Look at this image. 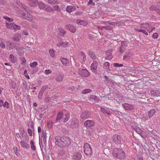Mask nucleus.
Here are the masks:
<instances>
[{
	"label": "nucleus",
	"mask_w": 160,
	"mask_h": 160,
	"mask_svg": "<svg viewBox=\"0 0 160 160\" xmlns=\"http://www.w3.org/2000/svg\"><path fill=\"white\" fill-rule=\"evenodd\" d=\"M131 57L130 54L129 53L126 54L123 57V59L124 60L127 61L129 60Z\"/></svg>",
	"instance_id": "obj_29"
},
{
	"label": "nucleus",
	"mask_w": 160,
	"mask_h": 160,
	"mask_svg": "<svg viewBox=\"0 0 160 160\" xmlns=\"http://www.w3.org/2000/svg\"><path fill=\"white\" fill-rule=\"evenodd\" d=\"M84 152L87 155H90L92 154V150L90 145L87 143L84 144Z\"/></svg>",
	"instance_id": "obj_3"
},
{
	"label": "nucleus",
	"mask_w": 160,
	"mask_h": 160,
	"mask_svg": "<svg viewBox=\"0 0 160 160\" xmlns=\"http://www.w3.org/2000/svg\"><path fill=\"white\" fill-rule=\"evenodd\" d=\"M92 92V90L89 89H86L83 90L82 91V93L83 94H86Z\"/></svg>",
	"instance_id": "obj_39"
},
{
	"label": "nucleus",
	"mask_w": 160,
	"mask_h": 160,
	"mask_svg": "<svg viewBox=\"0 0 160 160\" xmlns=\"http://www.w3.org/2000/svg\"><path fill=\"white\" fill-rule=\"evenodd\" d=\"M123 106L124 108L127 110H131L134 109V107L132 105H129L127 103H124L123 104Z\"/></svg>",
	"instance_id": "obj_12"
},
{
	"label": "nucleus",
	"mask_w": 160,
	"mask_h": 160,
	"mask_svg": "<svg viewBox=\"0 0 160 160\" xmlns=\"http://www.w3.org/2000/svg\"><path fill=\"white\" fill-rule=\"evenodd\" d=\"M113 155L115 157L119 159H123L125 157V154L124 152L120 148H115L113 151Z\"/></svg>",
	"instance_id": "obj_2"
},
{
	"label": "nucleus",
	"mask_w": 160,
	"mask_h": 160,
	"mask_svg": "<svg viewBox=\"0 0 160 160\" xmlns=\"http://www.w3.org/2000/svg\"><path fill=\"white\" fill-rule=\"evenodd\" d=\"M53 8L54 9V10L57 11H59L60 10V9L59 8V6L58 5L55 6L53 7Z\"/></svg>",
	"instance_id": "obj_62"
},
{
	"label": "nucleus",
	"mask_w": 160,
	"mask_h": 160,
	"mask_svg": "<svg viewBox=\"0 0 160 160\" xmlns=\"http://www.w3.org/2000/svg\"><path fill=\"white\" fill-rule=\"evenodd\" d=\"M28 0L29 5L31 7H36L37 6L38 2L37 0Z\"/></svg>",
	"instance_id": "obj_15"
},
{
	"label": "nucleus",
	"mask_w": 160,
	"mask_h": 160,
	"mask_svg": "<svg viewBox=\"0 0 160 160\" xmlns=\"http://www.w3.org/2000/svg\"><path fill=\"white\" fill-rule=\"evenodd\" d=\"M47 88V86H43L40 91V92L43 93L44 92Z\"/></svg>",
	"instance_id": "obj_51"
},
{
	"label": "nucleus",
	"mask_w": 160,
	"mask_h": 160,
	"mask_svg": "<svg viewBox=\"0 0 160 160\" xmlns=\"http://www.w3.org/2000/svg\"><path fill=\"white\" fill-rule=\"evenodd\" d=\"M112 54L107 55V56L105 58L107 59L110 60L112 58Z\"/></svg>",
	"instance_id": "obj_54"
},
{
	"label": "nucleus",
	"mask_w": 160,
	"mask_h": 160,
	"mask_svg": "<svg viewBox=\"0 0 160 160\" xmlns=\"http://www.w3.org/2000/svg\"><path fill=\"white\" fill-rule=\"evenodd\" d=\"M45 10L46 11L48 12H51L53 11L52 9L50 7L46 8Z\"/></svg>",
	"instance_id": "obj_53"
},
{
	"label": "nucleus",
	"mask_w": 160,
	"mask_h": 160,
	"mask_svg": "<svg viewBox=\"0 0 160 160\" xmlns=\"http://www.w3.org/2000/svg\"><path fill=\"white\" fill-rule=\"evenodd\" d=\"M30 12L28 13L27 14L23 12L22 15L23 18L25 19L28 20L29 21H31L33 19V16L30 14Z\"/></svg>",
	"instance_id": "obj_7"
},
{
	"label": "nucleus",
	"mask_w": 160,
	"mask_h": 160,
	"mask_svg": "<svg viewBox=\"0 0 160 160\" xmlns=\"http://www.w3.org/2000/svg\"><path fill=\"white\" fill-rule=\"evenodd\" d=\"M125 50V48L121 46H120L118 52H120L121 53H123Z\"/></svg>",
	"instance_id": "obj_36"
},
{
	"label": "nucleus",
	"mask_w": 160,
	"mask_h": 160,
	"mask_svg": "<svg viewBox=\"0 0 160 160\" xmlns=\"http://www.w3.org/2000/svg\"><path fill=\"white\" fill-rule=\"evenodd\" d=\"M55 139L56 145L61 147L64 146L69 147L71 143L70 139L67 137H60L56 136L55 137Z\"/></svg>",
	"instance_id": "obj_1"
},
{
	"label": "nucleus",
	"mask_w": 160,
	"mask_h": 160,
	"mask_svg": "<svg viewBox=\"0 0 160 160\" xmlns=\"http://www.w3.org/2000/svg\"><path fill=\"white\" fill-rule=\"evenodd\" d=\"M76 22L79 24L82 25L84 26L87 24L86 22H84L83 20H81L79 19H78L76 20Z\"/></svg>",
	"instance_id": "obj_30"
},
{
	"label": "nucleus",
	"mask_w": 160,
	"mask_h": 160,
	"mask_svg": "<svg viewBox=\"0 0 160 160\" xmlns=\"http://www.w3.org/2000/svg\"><path fill=\"white\" fill-rule=\"evenodd\" d=\"M104 65L105 66L106 69H108L109 71H110L111 70L110 69H109V67L110 65V63L109 62H105L104 63Z\"/></svg>",
	"instance_id": "obj_40"
},
{
	"label": "nucleus",
	"mask_w": 160,
	"mask_h": 160,
	"mask_svg": "<svg viewBox=\"0 0 160 160\" xmlns=\"http://www.w3.org/2000/svg\"><path fill=\"white\" fill-rule=\"evenodd\" d=\"M82 152L80 151L77 152L73 154L72 158L74 160H80L82 157Z\"/></svg>",
	"instance_id": "obj_4"
},
{
	"label": "nucleus",
	"mask_w": 160,
	"mask_h": 160,
	"mask_svg": "<svg viewBox=\"0 0 160 160\" xmlns=\"http://www.w3.org/2000/svg\"><path fill=\"white\" fill-rule=\"evenodd\" d=\"M113 141L116 144L119 145L121 143V138L117 134H114L112 137Z\"/></svg>",
	"instance_id": "obj_5"
},
{
	"label": "nucleus",
	"mask_w": 160,
	"mask_h": 160,
	"mask_svg": "<svg viewBox=\"0 0 160 160\" xmlns=\"http://www.w3.org/2000/svg\"><path fill=\"white\" fill-rule=\"evenodd\" d=\"M89 97L90 98L94 99L95 101L98 102L99 100L95 95H91Z\"/></svg>",
	"instance_id": "obj_31"
},
{
	"label": "nucleus",
	"mask_w": 160,
	"mask_h": 160,
	"mask_svg": "<svg viewBox=\"0 0 160 160\" xmlns=\"http://www.w3.org/2000/svg\"><path fill=\"white\" fill-rule=\"evenodd\" d=\"M30 144L31 145V149L33 151H35L36 149V148L35 146L34 145L33 142L32 140L30 142Z\"/></svg>",
	"instance_id": "obj_34"
},
{
	"label": "nucleus",
	"mask_w": 160,
	"mask_h": 160,
	"mask_svg": "<svg viewBox=\"0 0 160 160\" xmlns=\"http://www.w3.org/2000/svg\"><path fill=\"white\" fill-rule=\"evenodd\" d=\"M95 124L94 121L90 120H87L84 123V125L87 128H90L93 126Z\"/></svg>",
	"instance_id": "obj_11"
},
{
	"label": "nucleus",
	"mask_w": 160,
	"mask_h": 160,
	"mask_svg": "<svg viewBox=\"0 0 160 160\" xmlns=\"http://www.w3.org/2000/svg\"><path fill=\"white\" fill-rule=\"evenodd\" d=\"M60 60L63 65L66 66L68 65L69 61L67 58L61 57L60 58Z\"/></svg>",
	"instance_id": "obj_16"
},
{
	"label": "nucleus",
	"mask_w": 160,
	"mask_h": 160,
	"mask_svg": "<svg viewBox=\"0 0 160 160\" xmlns=\"http://www.w3.org/2000/svg\"><path fill=\"white\" fill-rule=\"evenodd\" d=\"M38 7L40 9H44L45 5L42 2H38Z\"/></svg>",
	"instance_id": "obj_26"
},
{
	"label": "nucleus",
	"mask_w": 160,
	"mask_h": 160,
	"mask_svg": "<svg viewBox=\"0 0 160 160\" xmlns=\"http://www.w3.org/2000/svg\"><path fill=\"white\" fill-rule=\"evenodd\" d=\"M139 98L140 101L142 102L147 103H148V98H147L145 95H142V97H140Z\"/></svg>",
	"instance_id": "obj_19"
},
{
	"label": "nucleus",
	"mask_w": 160,
	"mask_h": 160,
	"mask_svg": "<svg viewBox=\"0 0 160 160\" xmlns=\"http://www.w3.org/2000/svg\"><path fill=\"white\" fill-rule=\"evenodd\" d=\"M52 72L51 71L50 69L46 70L45 71V73L46 75H48Z\"/></svg>",
	"instance_id": "obj_61"
},
{
	"label": "nucleus",
	"mask_w": 160,
	"mask_h": 160,
	"mask_svg": "<svg viewBox=\"0 0 160 160\" xmlns=\"http://www.w3.org/2000/svg\"><path fill=\"white\" fill-rule=\"evenodd\" d=\"M61 45H59V44H57V46L58 47H60L62 46H63L64 47H67L68 46V42H62Z\"/></svg>",
	"instance_id": "obj_43"
},
{
	"label": "nucleus",
	"mask_w": 160,
	"mask_h": 160,
	"mask_svg": "<svg viewBox=\"0 0 160 160\" xmlns=\"http://www.w3.org/2000/svg\"><path fill=\"white\" fill-rule=\"evenodd\" d=\"M103 30H111L112 28V27L108 24H107L105 26H102Z\"/></svg>",
	"instance_id": "obj_24"
},
{
	"label": "nucleus",
	"mask_w": 160,
	"mask_h": 160,
	"mask_svg": "<svg viewBox=\"0 0 160 160\" xmlns=\"http://www.w3.org/2000/svg\"><path fill=\"white\" fill-rule=\"evenodd\" d=\"M14 23H6V26L8 28H13V25H14Z\"/></svg>",
	"instance_id": "obj_32"
},
{
	"label": "nucleus",
	"mask_w": 160,
	"mask_h": 160,
	"mask_svg": "<svg viewBox=\"0 0 160 160\" xmlns=\"http://www.w3.org/2000/svg\"><path fill=\"white\" fill-rule=\"evenodd\" d=\"M22 7L27 13H29V12H32V11L30 10L29 8L25 6V5L22 4Z\"/></svg>",
	"instance_id": "obj_25"
},
{
	"label": "nucleus",
	"mask_w": 160,
	"mask_h": 160,
	"mask_svg": "<svg viewBox=\"0 0 160 160\" xmlns=\"http://www.w3.org/2000/svg\"><path fill=\"white\" fill-rule=\"evenodd\" d=\"M63 113L62 112H59L57 114L55 123L57 122H62L63 121Z\"/></svg>",
	"instance_id": "obj_10"
},
{
	"label": "nucleus",
	"mask_w": 160,
	"mask_h": 160,
	"mask_svg": "<svg viewBox=\"0 0 160 160\" xmlns=\"http://www.w3.org/2000/svg\"><path fill=\"white\" fill-rule=\"evenodd\" d=\"M14 41L18 42L20 40V38L18 35H15L12 37Z\"/></svg>",
	"instance_id": "obj_33"
},
{
	"label": "nucleus",
	"mask_w": 160,
	"mask_h": 160,
	"mask_svg": "<svg viewBox=\"0 0 160 160\" xmlns=\"http://www.w3.org/2000/svg\"><path fill=\"white\" fill-rule=\"evenodd\" d=\"M66 10L67 12L70 13L75 10L76 7L75 6H69L67 7Z\"/></svg>",
	"instance_id": "obj_18"
},
{
	"label": "nucleus",
	"mask_w": 160,
	"mask_h": 160,
	"mask_svg": "<svg viewBox=\"0 0 160 160\" xmlns=\"http://www.w3.org/2000/svg\"><path fill=\"white\" fill-rule=\"evenodd\" d=\"M140 135L143 138H145L146 137V135L145 133V132L142 131L141 132V133H140Z\"/></svg>",
	"instance_id": "obj_56"
},
{
	"label": "nucleus",
	"mask_w": 160,
	"mask_h": 160,
	"mask_svg": "<svg viewBox=\"0 0 160 160\" xmlns=\"http://www.w3.org/2000/svg\"><path fill=\"white\" fill-rule=\"evenodd\" d=\"M79 55L81 58H82V62H84L86 60V56L85 53L83 52H80Z\"/></svg>",
	"instance_id": "obj_28"
},
{
	"label": "nucleus",
	"mask_w": 160,
	"mask_h": 160,
	"mask_svg": "<svg viewBox=\"0 0 160 160\" xmlns=\"http://www.w3.org/2000/svg\"><path fill=\"white\" fill-rule=\"evenodd\" d=\"M50 54L52 57H54L55 56L54 51L53 49H51L49 51Z\"/></svg>",
	"instance_id": "obj_42"
},
{
	"label": "nucleus",
	"mask_w": 160,
	"mask_h": 160,
	"mask_svg": "<svg viewBox=\"0 0 160 160\" xmlns=\"http://www.w3.org/2000/svg\"><path fill=\"white\" fill-rule=\"evenodd\" d=\"M152 37L154 38H157L158 37V34L156 32L154 33L152 35Z\"/></svg>",
	"instance_id": "obj_58"
},
{
	"label": "nucleus",
	"mask_w": 160,
	"mask_h": 160,
	"mask_svg": "<svg viewBox=\"0 0 160 160\" xmlns=\"http://www.w3.org/2000/svg\"><path fill=\"white\" fill-rule=\"evenodd\" d=\"M66 28L67 29H68L70 31L73 33L75 32L76 29L75 27L72 25L68 24L66 26Z\"/></svg>",
	"instance_id": "obj_14"
},
{
	"label": "nucleus",
	"mask_w": 160,
	"mask_h": 160,
	"mask_svg": "<svg viewBox=\"0 0 160 160\" xmlns=\"http://www.w3.org/2000/svg\"><path fill=\"white\" fill-rule=\"evenodd\" d=\"M13 28L14 30H19L20 29V27L14 24L13 25Z\"/></svg>",
	"instance_id": "obj_49"
},
{
	"label": "nucleus",
	"mask_w": 160,
	"mask_h": 160,
	"mask_svg": "<svg viewBox=\"0 0 160 160\" xmlns=\"http://www.w3.org/2000/svg\"><path fill=\"white\" fill-rule=\"evenodd\" d=\"M98 65V63L96 61H94L91 66V69H93L94 70H96Z\"/></svg>",
	"instance_id": "obj_21"
},
{
	"label": "nucleus",
	"mask_w": 160,
	"mask_h": 160,
	"mask_svg": "<svg viewBox=\"0 0 160 160\" xmlns=\"http://www.w3.org/2000/svg\"><path fill=\"white\" fill-rule=\"evenodd\" d=\"M6 48L8 50H10L14 48H16V46L14 45L12 42H10L7 44Z\"/></svg>",
	"instance_id": "obj_22"
},
{
	"label": "nucleus",
	"mask_w": 160,
	"mask_h": 160,
	"mask_svg": "<svg viewBox=\"0 0 160 160\" xmlns=\"http://www.w3.org/2000/svg\"><path fill=\"white\" fill-rule=\"evenodd\" d=\"M155 112V110L154 109H152L149 111L148 112V116L149 118H150L152 117Z\"/></svg>",
	"instance_id": "obj_20"
},
{
	"label": "nucleus",
	"mask_w": 160,
	"mask_h": 160,
	"mask_svg": "<svg viewBox=\"0 0 160 160\" xmlns=\"http://www.w3.org/2000/svg\"><path fill=\"white\" fill-rule=\"evenodd\" d=\"M48 2L51 4H55L56 3H58L57 0H48Z\"/></svg>",
	"instance_id": "obj_35"
},
{
	"label": "nucleus",
	"mask_w": 160,
	"mask_h": 160,
	"mask_svg": "<svg viewBox=\"0 0 160 160\" xmlns=\"http://www.w3.org/2000/svg\"><path fill=\"white\" fill-rule=\"evenodd\" d=\"M59 30L60 32L63 35L64 34H65L66 33V31H64L63 29L61 28H60L59 29Z\"/></svg>",
	"instance_id": "obj_63"
},
{
	"label": "nucleus",
	"mask_w": 160,
	"mask_h": 160,
	"mask_svg": "<svg viewBox=\"0 0 160 160\" xmlns=\"http://www.w3.org/2000/svg\"><path fill=\"white\" fill-rule=\"evenodd\" d=\"M3 18L4 19L10 22H12L13 21V19L10 18L7 16H3Z\"/></svg>",
	"instance_id": "obj_46"
},
{
	"label": "nucleus",
	"mask_w": 160,
	"mask_h": 160,
	"mask_svg": "<svg viewBox=\"0 0 160 160\" xmlns=\"http://www.w3.org/2000/svg\"><path fill=\"white\" fill-rule=\"evenodd\" d=\"M95 3L94 2H93L92 0H89L88 3V5H92V6L94 5Z\"/></svg>",
	"instance_id": "obj_55"
},
{
	"label": "nucleus",
	"mask_w": 160,
	"mask_h": 160,
	"mask_svg": "<svg viewBox=\"0 0 160 160\" xmlns=\"http://www.w3.org/2000/svg\"><path fill=\"white\" fill-rule=\"evenodd\" d=\"M121 46L125 48L128 46V43L126 41H122L121 42Z\"/></svg>",
	"instance_id": "obj_38"
},
{
	"label": "nucleus",
	"mask_w": 160,
	"mask_h": 160,
	"mask_svg": "<svg viewBox=\"0 0 160 160\" xmlns=\"http://www.w3.org/2000/svg\"><path fill=\"white\" fill-rule=\"evenodd\" d=\"M79 125V121L77 119L74 118L72 119L71 123V127L72 128H77Z\"/></svg>",
	"instance_id": "obj_9"
},
{
	"label": "nucleus",
	"mask_w": 160,
	"mask_h": 160,
	"mask_svg": "<svg viewBox=\"0 0 160 160\" xmlns=\"http://www.w3.org/2000/svg\"><path fill=\"white\" fill-rule=\"evenodd\" d=\"M116 96L117 98H118L119 99H122L123 98V95L121 94L116 93Z\"/></svg>",
	"instance_id": "obj_45"
},
{
	"label": "nucleus",
	"mask_w": 160,
	"mask_h": 160,
	"mask_svg": "<svg viewBox=\"0 0 160 160\" xmlns=\"http://www.w3.org/2000/svg\"><path fill=\"white\" fill-rule=\"evenodd\" d=\"M9 104L8 102L5 101L3 104V106L4 107H6L7 108H9Z\"/></svg>",
	"instance_id": "obj_48"
},
{
	"label": "nucleus",
	"mask_w": 160,
	"mask_h": 160,
	"mask_svg": "<svg viewBox=\"0 0 160 160\" xmlns=\"http://www.w3.org/2000/svg\"><path fill=\"white\" fill-rule=\"evenodd\" d=\"M38 65V62H34L30 64V66L32 68H35Z\"/></svg>",
	"instance_id": "obj_41"
},
{
	"label": "nucleus",
	"mask_w": 160,
	"mask_h": 160,
	"mask_svg": "<svg viewBox=\"0 0 160 160\" xmlns=\"http://www.w3.org/2000/svg\"><path fill=\"white\" fill-rule=\"evenodd\" d=\"M137 160H142V157L140 155H138L137 157Z\"/></svg>",
	"instance_id": "obj_64"
},
{
	"label": "nucleus",
	"mask_w": 160,
	"mask_h": 160,
	"mask_svg": "<svg viewBox=\"0 0 160 160\" xmlns=\"http://www.w3.org/2000/svg\"><path fill=\"white\" fill-rule=\"evenodd\" d=\"M9 60L12 62H15L16 61L14 59V56L12 54H11L9 57Z\"/></svg>",
	"instance_id": "obj_37"
},
{
	"label": "nucleus",
	"mask_w": 160,
	"mask_h": 160,
	"mask_svg": "<svg viewBox=\"0 0 160 160\" xmlns=\"http://www.w3.org/2000/svg\"><path fill=\"white\" fill-rule=\"evenodd\" d=\"M65 150L63 149L60 151L59 154L61 156H63L65 154Z\"/></svg>",
	"instance_id": "obj_47"
},
{
	"label": "nucleus",
	"mask_w": 160,
	"mask_h": 160,
	"mask_svg": "<svg viewBox=\"0 0 160 160\" xmlns=\"http://www.w3.org/2000/svg\"><path fill=\"white\" fill-rule=\"evenodd\" d=\"M13 149L14 151V152L15 154L18 156V154H19V153H18L17 152L18 151L17 148L16 147H14L13 148Z\"/></svg>",
	"instance_id": "obj_60"
},
{
	"label": "nucleus",
	"mask_w": 160,
	"mask_h": 160,
	"mask_svg": "<svg viewBox=\"0 0 160 160\" xmlns=\"http://www.w3.org/2000/svg\"><path fill=\"white\" fill-rule=\"evenodd\" d=\"M38 70V68L37 67H36L35 68H33V69H32V72L33 73H35L37 72Z\"/></svg>",
	"instance_id": "obj_57"
},
{
	"label": "nucleus",
	"mask_w": 160,
	"mask_h": 160,
	"mask_svg": "<svg viewBox=\"0 0 160 160\" xmlns=\"http://www.w3.org/2000/svg\"><path fill=\"white\" fill-rule=\"evenodd\" d=\"M90 112L87 111L83 112L81 115V118L82 119H86L90 118Z\"/></svg>",
	"instance_id": "obj_8"
},
{
	"label": "nucleus",
	"mask_w": 160,
	"mask_h": 160,
	"mask_svg": "<svg viewBox=\"0 0 160 160\" xmlns=\"http://www.w3.org/2000/svg\"><path fill=\"white\" fill-rule=\"evenodd\" d=\"M79 74L82 77H87L90 75L89 73L85 69H79Z\"/></svg>",
	"instance_id": "obj_6"
},
{
	"label": "nucleus",
	"mask_w": 160,
	"mask_h": 160,
	"mask_svg": "<svg viewBox=\"0 0 160 160\" xmlns=\"http://www.w3.org/2000/svg\"><path fill=\"white\" fill-rule=\"evenodd\" d=\"M20 144L22 147L25 149H28L30 148L29 144L23 141H22L20 142Z\"/></svg>",
	"instance_id": "obj_17"
},
{
	"label": "nucleus",
	"mask_w": 160,
	"mask_h": 160,
	"mask_svg": "<svg viewBox=\"0 0 160 160\" xmlns=\"http://www.w3.org/2000/svg\"><path fill=\"white\" fill-rule=\"evenodd\" d=\"M64 78V75L62 74H58L56 76L55 80L58 82H62Z\"/></svg>",
	"instance_id": "obj_13"
},
{
	"label": "nucleus",
	"mask_w": 160,
	"mask_h": 160,
	"mask_svg": "<svg viewBox=\"0 0 160 160\" xmlns=\"http://www.w3.org/2000/svg\"><path fill=\"white\" fill-rule=\"evenodd\" d=\"M101 111L103 113H105L107 114L108 113V111L104 108H101Z\"/></svg>",
	"instance_id": "obj_50"
},
{
	"label": "nucleus",
	"mask_w": 160,
	"mask_h": 160,
	"mask_svg": "<svg viewBox=\"0 0 160 160\" xmlns=\"http://www.w3.org/2000/svg\"><path fill=\"white\" fill-rule=\"evenodd\" d=\"M47 133L46 132H44L43 130H42V134L41 135V136H42V137L43 138H46L47 135H46Z\"/></svg>",
	"instance_id": "obj_59"
},
{
	"label": "nucleus",
	"mask_w": 160,
	"mask_h": 160,
	"mask_svg": "<svg viewBox=\"0 0 160 160\" xmlns=\"http://www.w3.org/2000/svg\"><path fill=\"white\" fill-rule=\"evenodd\" d=\"M157 6H155L154 5H152L150 7V10H156V9L157 8Z\"/></svg>",
	"instance_id": "obj_44"
},
{
	"label": "nucleus",
	"mask_w": 160,
	"mask_h": 160,
	"mask_svg": "<svg viewBox=\"0 0 160 160\" xmlns=\"http://www.w3.org/2000/svg\"><path fill=\"white\" fill-rule=\"evenodd\" d=\"M88 54L90 57L92 59H95L96 58V56L94 52L90 51L89 52Z\"/></svg>",
	"instance_id": "obj_27"
},
{
	"label": "nucleus",
	"mask_w": 160,
	"mask_h": 160,
	"mask_svg": "<svg viewBox=\"0 0 160 160\" xmlns=\"http://www.w3.org/2000/svg\"><path fill=\"white\" fill-rule=\"evenodd\" d=\"M113 66L114 67H121L123 66V64H119L118 63H114L113 64Z\"/></svg>",
	"instance_id": "obj_52"
},
{
	"label": "nucleus",
	"mask_w": 160,
	"mask_h": 160,
	"mask_svg": "<svg viewBox=\"0 0 160 160\" xmlns=\"http://www.w3.org/2000/svg\"><path fill=\"white\" fill-rule=\"evenodd\" d=\"M70 118L69 114L67 113L65 114V115H63V122H66Z\"/></svg>",
	"instance_id": "obj_23"
}]
</instances>
